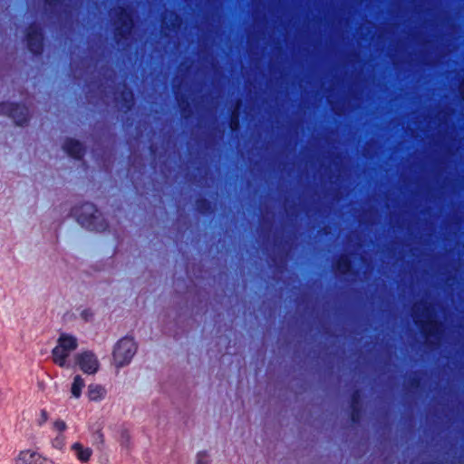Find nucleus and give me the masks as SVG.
<instances>
[{
	"mask_svg": "<svg viewBox=\"0 0 464 464\" xmlns=\"http://www.w3.org/2000/svg\"><path fill=\"white\" fill-rule=\"evenodd\" d=\"M196 464H210V459L207 452L201 451L197 454Z\"/></svg>",
	"mask_w": 464,
	"mask_h": 464,
	"instance_id": "obj_21",
	"label": "nucleus"
},
{
	"mask_svg": "<svg viewBox=\"0 0 464 464\" xmlns=\"http://www.w3.org/2000/svg\"><path fill=\"white\" fill-rule=\"evenodd\" d=\"M239 109H240V102H237L236 107L234 108L231 118H230V129L233 131H236L239 128Z\"/></svg>",
	"mask_w": 464,
	"mask_h": 464,
	"instance_id": "obj_16",
	"label": "nucleus"
},
{
	"mask_svg": "<svg viewBox=\"0 0 464 464\" xmlns=\"http://www.w3.org/2000/svg\"><path fill=\"white\" fill-rule=\"evenodd\" d=\"M171 27L178 28L180 25V19L177 14H170Z\"/></svg>",
	"mask_w": 464,
	"mask_h": 464,
	"instance_id": "obj_23",
	"label": "nucleus"
},
{
	"mask_svg": "<svg viewBox=\"0 0 464 464\" xmlns=\"http://www.w3.org/2000/svg\"><path fill=\"white\" fill-rule=\"evenodd\" d=\"M335 271L346 275L351 272V261L346 256H342L335 264Z\"/></svg>",
	"mask_w": 464,
	"mask_h": 464,
	"instance_id": "obj_14",
	"label": "nucleus"
},
{
	"mask_svg": "<svg viewBox=\"0 0 464 464\" xmlns=\"http://www.w3.org/2000/svg\"><path fill=\"white\" fill-rule=\"evenodd\" d=\"M64 151L74 159H81L83 155V146L78 140L68 139L63 146Z\"/></svg>",
	"mask_w": 464,
	"mask_h": 464,
	"instance_id": "obj_10",
	"label": "nucleus"
},
{
	"mask_svg": "<svg viewBox=\"0 0 464 464\" xmlns=\"http://www.w3.org/2000/svg\"><path fill=\"white\" fill-rule=\"evenodd\" d=\"M53 430L57 431L58 433H62L67 429V425L65 421L63 420H56L53 422Z\"/></svg>",
	"mask_w": 464,
	"mask_h": 464,
	"instance_id": "obj_20",
	"label": "nucleus"
},
{
	"mask_svg": "<svg viewBox=\"0 0 464 464\" xmlns=\"http://www.w3.org/2000/svg\"><path fill=\"white\" fill-rule=\"evenodd\" d=\"M137 352V345L132 338L121 339L113 350V361L117 367L129 364Z\"/></svg>",
	"mask_w": 464,
	"mask_h": 464,
	"instance_id": "obj_5",
	"label": "nucleus"
},
{
	"mask_svg": "<svg viewBox=\"0 0 464 464\" xmlns=\"http://www.w3.org/2000/svg\"><path fill=\"white\" fill-rule=\"evenodd\" d=\"M166 19L167 17L164 18L163 24H167Z\"/></svg>",
	"mask_w": 464,
	"mask_h": 464,
	"instance_id": "obj_28",
	"label": "nucleus"
},
{
	"mask_svg": "<svg viewBox=\"0 0 464 464\" xmlns=\"http://www.w3.org/2000/svg\"><path fill=\"white\" fill-rule=\"evenodd\" d=\"M74 214L77 216L78 222L91 230L101 231L107 227L103 220L100 222L101 213L92 203L83 204L79 210L75 209Z\"/></svg>",
	"mask_w": 464,
	"mask_h": 464,
	"instance_id": "obj_3",
	"label": "nucleus"
},
{
	"mask_svg": "<svg viewBox=\"0 0 464 464\" xmlns=\"http://www.w3.org/2000/svg\"><path fill=\"white\" fill-rule=\"evenodd\" d=\"M412 317L431 347L439 346L442 336V326L435 319L432 304L423 300L416 302L412 307Z\"/></svg>",
	"mask_w": 464,
	"mask_h": 464,
	"instance_id": "obj_1",
	"label": "nucleus"
},
{
	"mask_svg": "<svg viewBox=\"0 0 464 464\" xmlns=\"http://www.w3.org/2000/svg\"><path fill=\"white\" fill-rule=\"evenodd\" d=\"M120 443L122 447L129 448L130 443V435L127 430H122L120 435Z\"/></svg>",
	"mask_w": 464,
	"mask_h": 464,
	"instance_id": "obj_19",
	"label": "nucleus"
},
{
	"mask_svg": "<svg viewBox=\"0 0 464 464\" xmlns=\"http://www.w3.org/2000/svg\"><path fill=\"white\" fill-rule=\"evenodd\" d=\"M121 98L122 102L121 104V109L124 112H127L133 105V93L128 88H124V90L121 92Z\"/></svg>",
	"mask_w": 464,
	"mask_h": 464,
	"instance_id": "obj_13",
	"label": "nucleus"
},
{
	"mask_svg": "<svg viewBox=\"0 0 464 464\" xmlns=\"http://www.w3.org/2000/svg\"><path fill=\"white\" fill-rule=\"evenodd\" d=\"M49 419V414L46 410L43 409L40 411L39 417L37 418V425L42 427Z\"/></svg>",
	"mask_w": 464,
	"mask_h": 464,
	"instance_id": "obj_22",
	"label": "nucleus"
},
{
	"mask_svg": "<svg viewBox=\"0 0 464 464\" xmlns=\"http://www.w3.org/2000/svg\"><path fill=\"white\" fill-rule=\"evenodd\" d=\"M43 459L44 456L40 453L31 450H25L20 451L15 459V464H40Z\"/></svg>",
	"mask_w": 464,
	"mask_h": 464,
	"instance_id": "obj_9",
	"label": "nucleus"
},
{
	"mask_svg": "<svg viewBox=\"0 0 464 464\" xmlns=\"http://www.w3.org/2000/svg\"><path fill=\"white\" fill-rule=\"evenodd\" d=\"M358 393H354L353 395V401H352V420L353 421H357L359 419V410H358Z\"/></svg>",
	"mask_w": 464,
	"mask_h": 464,
	"instance_id": "obj_17",
	"label": "nucleus"
},
{
	"mask_svg": "<svg viewBox=\"0 0 464 464\" xmlns=\"http://www.w3.org/2000/svg\"><path fill=\"white\" fill-rule=\"evenodd\" d=\"M76 364L87 374H94L98 372L100 362L97 356L91 351H84L75 355Z\"/></svg>",
	"mask_w": 464,
	"mask_h": 464,
	"instance_id": "obj_7",
	"label": "nucleus"
},
{
	"mask_svg": "<svg viewBox=\"0 0 464 464\" xmlns=\"http://www.w3.org/2000/svg\"><path fill=\"white\" fill-rule=\"evenodd\" d=\"M85 386L84 380L81 375H76L72 384L71 392L75 398H79L82 394V390Z\"/></svg>",
	"mask_w": 464,
	"mask_h": 464,
	"instance_id": "obj_15",
	"label": "nucleus"
},
{
	"mask_svg": "<svg viewBox=\"0 0 464 464\" xmlns=\"http://www.w3.org/2000/svg\"><path fill=\"white\" fill-rule=\"evenodd\" d=\"M111 16L114 19L115 36L119 40L127 38L133 26L130 11L122 6H118L111 11Z\"/></svg>",
	"mask_w": 464,
	"mask_h": 464,
	"instance_id": "obj_4",
	"label": "nucleus"
},
{
	"mask_svg": "<svg viewBox=\"0 0 464 464\" xmlns=\"http://www.w3.org/2000/svg\"><path fill=\"white\" fill-rule=\"evenodd\" d=\"M78 346L77 339L72 335L62 334L57 345L53 349L52 356L55 364L62 368H69L67 358Z\"/></svg>",
	"mask_w": 464,
	"mask_h": 464,
	"instance_id": "obj_2",
	"label": "nucleus"
},
{
	"mask_svg": "<svg viewBox=\"0 0 464 464\" xmlns=\"http://www.w3.org/2000/svg\"><path fill=\"white\" fill-rule=\"evenodd\" d=\"M179 106L182 107V102L179 100Z\"/></svg>",
	"mask_w": 464,
	"mask_h": 464,
	"instance_id": "obj_29",
	"label": "nucleus"
},
{
	"mask_svg": "<svg viewBox=\"0 0 464 464\" xmlns=\"http://www.w3.org/2000/svg\"><path fill=\"white\" fill-rule=\"evenodd\" d=\"M26 40L28 49L35 54H39L43 50V34L41 28L36 24H32L26 32Z\"/></svg>",
	"mask_w": 464,
	"mask_h": 464,
	"instance_id": "obj_8",
	"label": "nucleus"
},
{
	"mask_svg": "<svg viewBox=\"0 0 464 464\" xmlns=\"http://www.w3.org/2000/svg\"><path fill=\"white\" fill-rule=\"evenodd\" d=\"M52 446L59 450H62L65 446V436L62 433H58L52 440Z\"/></svg>",
	"mask_w": 464,
	"mask_h": 464,
	"instance_id": "obj_18",
	"label": "nucleus"
},
{
	"mask_svg": "<svg viewBox=\"0 0 464 464\" xmlns=\"http://www.w3.org/2000/svg\"><path fill=\"white\" fill-rule=\"evenodd\" d=\"M105 396V390L99 384H91L88 387V397L91 401H101Z\"/></svg>",
	"mask_w": 464,
	"mask_h": 464,
	"instance_id": "obj_12",
	"label": "nucleus"
},
{
	"mask_svg": "<svg viewBox=\"0 0 464 464\" xmlns=\"http://www.w3.org/2000/svg\"><path fill=\"white\" fill-rule=\"evenodd\" d=\"M57 0H45V2L48 4V5H53L56 2Z\"/></svg>",
	"mask_w": 464,
	"mask_h": 464,
	"instance_id": "obj_26",
	"label": "nucleus"
},
{
	"mask_svg": "<svg viewBox=\"0 0 464 464\" xmlns=\"http://www.w3.org/2000/svg\"><path fill=\"white\" fill-rule=\"evenodd\" d=\"M0 113L9 116L16 125H23L28 121V109L20 104L1 103Z\"/></svg>",
	"mask_w": 464,
	"mask_h": 464,
	"instance_id": "obj_6",
	"label": "nucleus"
},
{
	"mask_svg": "<svg viewBox=\"0 0 464 464\" xmlns=\"http://www.w3.org/2000/svg\"><path fill=\"white\" fill-rule=\"evenodd\" d=\"M461 97H462V99H463V101H464V88H463V89H462V91H461Z\"/></svg>",
	"mask_w": 464,
	"mask_h": 464,
	"instance_id": "obj_27",
	"label": "nucleus"
},
{
	"mask_svg": "<svg viewBox=\"0 0 464 464\" xmlns=\"http://www.w3.org/2000/svg\"><path fill=\"white\" fill-rule=\"evenodd\" d=\"M97 436H98V439L101 440V442H102L103 441V434L101 431H98Z\"/></svg>",
	"mask_w": 464,
	"mask_h": 464,
	"instance_id": "obj_25",
	"label": "nucleus"
},
{
	"mask_svg": "<svg viewBox=\"0 0 464 464\" xmlns=\"http://www.w3.org/2000/svg\"><path fill=\"white\" fill-rule=\"evenodd\" d=\"M71 450L74 452L76 458L82 462H87L92 455V449L83 447L80 442L73 443Z\"/></svg>",
	"mask_w": 464,
	"mask_h": 464,
	"instance_id": "obj_11",
	"label": "nucleus"
},
{
	"mask_svg": "<svg viewBox=\"0 0 464 464\" xmlns=\"http://www.w3.org/2000/svg\"><path fill=\"white\" fill-rule=\"evenodd\" d=\"M82 317L84 319V320H88V317L90 315V312L88 310H84L82 311Z\"/></svg>",
	"mask_w": 464,
	"mask_h": 464,
	"instance_id": "obj_24",
	"label": "nucleus"
}]
</instances>
